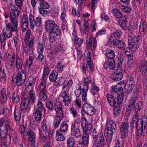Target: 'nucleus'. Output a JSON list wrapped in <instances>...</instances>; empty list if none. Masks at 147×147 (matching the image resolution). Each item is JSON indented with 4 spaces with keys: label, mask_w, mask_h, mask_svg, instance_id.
<instances>
[{
    "label": "nucleus",
    "mask_w": 147,
    "mask_h": 147,
    "mask_svg": "<svg viewBox=\"0 0 147 147\" xmlns=\"http://www.w3.org/2000/svg\"><path fill=\"white\" fill-rule=\"evenodd\" d=\"M11 11L9 13V18L14 26H13L10 24L7 25L6 29L3 30V33L0 34V41L1 47L3 48H4L6 44V40L11 37V32L14 31L16 32H17V18L20 12L13 5H11Z\"/></svg>",
    "instance_id": "nucleus-1"
},
{
    "label": "nucleus",
    "mask_w": 147,
    "mask_h": 147,
    "mask_svg": "<svg viewBox=\"0 0 147 147\" xmlns=\"http://www.w3.org/2000/svg\"><path fill=\"white\" fill-rule=\"evenodd\" d=\"M138 107L135 110V114L131 118L130 126L132 129L136 128L137 129L136 136L140 138L142 133L147 132V118L146 115H143L142 118L139 117V111L143 107V103L141 101L138 103Z\"/></svg>",
    "instance_id": "nucleus-2"
},
{
    "label": "nucleus",
    "mask_w": 147,
    "mask_h": 147,
    "mask_svg": "<svg viewBox=\"0 0 147 147\" xmlns=\"http://www.w3.org/2000/svg\"><path fill=\"white\" fill-rule=\"evenodd\" d=\"M107 132L105 134L107 141L110 142L112 140L113 133L115 131L116 125L115 123L112 120H109L106 122Z\"/></svg>",
    "instance_id": "nucleus-3"
},
{
    "label": "nucleus",
    "mask_w": 147,
    "mask_h": 147,
    "mask_svg": "<svg viewBox=\"0 0 147 147\" xmlns=\"http://www.w3.org/2000/svg\"><path fill=\"white\" fill-rule=\"evenodd\" d=\"M0 130L1 131L0 134V140L1 139H4L7 142H10V136L8 133L13 131L14 130L10 127L9 121H7L6 123L4 125V128H2V129H0Z\"/></svg>",
    "instance_id": "nucleus-4"
},
{
    "label": "nucleus",
    "mask_w": 147,
    "mask_h": 147,
    "mask_svg": "<svg viewBox=\"0 0 147 147\" xmlns=\"http://www.w3.org/2000/svg\"><path fill=\"white\" fill-rule=\"evenodd\" d=\"M129 124L126 121L123 122L119 126V132L122 138H125L128 135L129 132Z\"/></svg>",
    "instance_id": "nucleus-5"
},
{
    "label": "nucleus",
    "mask_w": 147,
    "mask_h": 147,
    "mask_svg": "<svg viewBox=\"0 0 147 147\" xmlns=\"http://www.w3.org/2000/svg\"><path fill=\"white\" fill-rule=\"evenodd\" d=\"M87 48L92 50H94L96 47L97 41L95 38L90 36L87 38L86 40Z\"/></svg>",
    "instance_id": "nucleus-6"
},
{
    "label": "nucleus",
    "mask_w": 147,
    "mask_h": 147,
    "mask_svg": "<svg viewBox=\"0 0 147 147\" xmlns=\"http://www.w3.org/2000/svg\"><path fill=\"white\" fill-rule=\"evenodd\" d=\"M91 56L89 54L87 56L86 64L83 66L82 71L84 73H85L86 71L89 73H90L94 71V67L93 65L91 63Z\"/></svg>",
    "instance_id": "nucleus-7"
},
{
    "label": "nucleus",
    "mask_w": 147,
    "mask_h": 147,
    "mask_svg": "<svg viewBox=\"0 0 147 147\" xmlns=\"http://www.w3.org/2000/svg\"><path fill=\"white\" fill-rule=\"evenodd\" d=\"M109 40L110 41L111 45L116 46L121 50H123L126 47L125 42L121 40L113 39V38H111L110 37H109Z\"/></svg>",
    "instance_id": "nucleus-8"
},
{
    "label": "nucleus",
    "mask_w": 147,
    "mask_h": 147,
    "mask_svg": "<svg viewBox=\"0 0 147 147\" xmlns=\"http://www.w3.org/2000/svg\"><path fill=\"white\" fill-rule=\"evenodd\" d=\"M45 27L47 29L51 30L50 31L61 30L60 28L55 24V22L51 20H48L45 23Z\"/></svg>",
    "instance_id": "nucleus-9"
},
{
    "label": "nucleus",
    "mask_w": 147,
    "mask_h": 147,
    "mask_svg": "<svg viewBox=\"0 0 147 147\" xmlns=\"http://www.w3.org/2000/svg\"><path fill=\"white\" fill-rule=\"evenodd\" d=\"M82 110L87 115H93L95 113V110L90 104L85 103L82 107Z\"/></svg>",
    "instance_id": "nucleus-10"
},
{
    "label": "nucleus",
    "mask_w": 147,
    "mask_h": 147,
    "mask_svg": "<svg viewBox=\"0 0 147 147\" xmlns=\"http://www.w3.org/2000/svg\"><path fill=\"white\" fill-rule=\"evenodd\" d=\"M61 33V30L50 31L48 38L50 42L53 43L56 41L58 37L60 36Z\"/></svg>",
    "instance_id": "nucleus-11"
},
{
    "label": "nucleus",
    "mask_w": 147,
    "mask_h": 147,
    "mask_svg": "<svg viewBox=\"0 0 147 147\" xmlns=\"http://www.w3.org/2000/svg\"><path fill=\"white\" fill-rule=\"evenodd\" d=\"M24 74H18L14 78V76H13V80H15L17 85L18 86H21L24 83L26 79V77L24 76Z\"/></svg>",
    "instance_id": "nucleus-12"
},
{
    "label": "nucleus",
    "mask_w": 147,
    "mask_h": 147,
    "mask_svg": "<svg viewBox=\"0 0 147 147\" xmlns=\"http://www.w3.org/2000/svg\"><path fill=\"white\" fill-rule=\"evenodd\" d=\"M71 134L72 136H74L76 138H79L81 136L80 129L79 127L76 126L75 124H73L71 125Z\"/></svg>",
    "instance_id": "nucleus-13"
},
{
    "label": "nucleus",
    "mask_w": 147,
    "mask_h": 147,
    "mask_svg": "<svg viewBox=\"0 0 147 147\" xmlns=\"http://www.w3.org/2000/svg\"><path fill=\"white\" fill-rule=\"evenodd\" d=\"M94 141L96 142V147H103L105 144V138L102 133L99 134Z\"/></svg>",
    "instance_id": "nucleus-14"
},
{
    "label": "nucleus",
    "mask_w": 147,
    "mask_h": 147,
    "mask_svg": "<svg viewBox=\"0 0 147 147\" xmlns=\"http://www.w3.org/2000/svg\"><path fill=\"white\" fill-rule=\"evenodd\" d=\"M103 66L105 69L109 68L112 70L115 69V65L114 60V59H107V60H106Z\"/></svg>",
    "instance_id": "nucleus-15"
},
{
    "label": "nucleus",
    "mask_w": 147,
    "mask_h": 147,
    "mask_svg": "<svg viewBox=\"0 0 147 147\" xmlns=\"http://www.w3.org/2000/svg\"><path fill=\"white\" fill-rule=\"evenodd\" d=\"M30 104V100L29 99H23L20 105V109L22 111L23 113L26 112L29 109Z\"/></svg>",
    "instance_id": "nucleus-16"
},
{
    "label": "nucleus",
    "mask_w": 147,
    "mask_h": 147,
    "mask_svg": "<svg viewBox=\"0 0 147 147\" xmlns=\"http://www.w3.org/2000/svg\"><path fill=\"white\" fill-rule=\"evenodd\" d=\"M120 84L122 85L123 90H124L125 93L128 94H129L132 92L134 87L133 86L125 83L123 81L120 82Z\"/></svg>",
    "instance_id": "nucleus-17"
},
{
    "label": "nucleus",
    "mask_w": 147,
    "mask_h": 147,
    "mask_svg": "<svg viewBox=\"0 0 147 147\" xmlns=\"http://www.w3.org/2000/svg\"><path fill=\"white\" fill-rule=\"evenodd\" d=\"M62 103L58 102L56 103L54 105V108L56 112V114L60 116L61 118L63 117V113L62 107Z\"/></svg>",
    "instance_id": "nucleus-18"
},
{
    "label": "nucleus",
    "mask_w": 147,
    "mask_h": 147,
    "mask_svg": "<svg viewBox=\"0 0 147 147\" xmlns=\"http://www.w3.org/2000/svg\"><path fill=\"white\" fill-rule=\"evenodd\" d=\"M121 69H116V71L111 76V78L115 81H119L123 77L122 73L121 72Z\"/></svg>",
    "instance_id": "nucleus-19"
},
{
    "label": "nucleus",
    "mask_w": 147,
    "mask_h": 147,
    "mask_svg": "<svg viewBox=\"0 0 147 147\" xmlns=\"http://www.w3.org/2000/svg\"><path fill=\"white\" fill-rule=\"evenodd\" d=\"M59 97H62L63 99L62 102H64L65 105L69 106L71 105V100L69 96L67 95L66 91H63L61 93V95Z\"/></svg>",
    "instance_id": "nucleus-20"
},
{
    "label": "nucleus",
    "mask_w": 147,
    "mask_h": 147,
    "mask_svg": "<svg viewBox=\"0 0 147 147\" xmlns=\"http://www.w3.org/2000/svg\"><path fill=\"white\" fill-rule=\"evenodd\" d=\"M0 98L1 105H4L7 101V96L6 89L3 88L0 91Z\"/></svg>",
    "instance_id": "nucleus-21"
},
{
    "label": "nucleus",
    "mask_w": 147,
    "mask_h": 147,
    "mask_svg": "<svg viewBox=\"0 0 147 147\" xmlns=\"http://www.w3.org/2000/svg\"><path fill=\"white\" fill-rule=\"evenodd\" d=\"M51 136L52 135V132L51 131L49 132H46L45 131H40L39 132V139L40 141L44 142L48 139V137H50V135Z\"/></svg>",
    "instance_id": "nucleus-22"
},
{
    "label": "nucleus",
    "mask_w": 147,
    "mask_h": 147,
    "mask_svg": "<svg viewBox=\"0 0 147 147\" xmlns=\"http://www.w3.org/2000/svg\"><path fill=\"white\" fill-rule=\"evenodd\" d=\"M106 97L109 104L112 106H114L116 104V97L110 94H107Z\"/></svg>",
    "instance_id": "nucleus-23"
},
{
    "label": "nucleus",
    "mask_w": 147,
    "mask_h": 147,
    "mask_svg": "<svg viewBox=\"0 0 147 147\" xmlns=\"http://www.w3.org/2000/svg\"><path fill=\"white\" fill-rule=\"evenodd\" d=\"M136 99L134 98H131L129 100L128 105L127 108L128 111H131L134 109L136 107Z\"/></svg>",
    "instance_id": "nucleus-24"
},
{
    "label": "nucleus",
    "mask_w": 147,
    "mask_h": 147,
    "mask_svg": "<svg viewBox=\"0 0 147 147\" xmlns=\"http://www.w3.org/2000/svg\"><path fill=\"white\" fill-rule=\"evenodd\" d=\"M68 125L65 121L62 122L60 124L59 129L57 130L63 133L67 132L68 129Z\"/></svg>",
    "instance_id": "nucleus-25"
},
{
    "label": "nucleus",
    "mask_w": 147,
    "mask_h": 147,
    "mask_svg": "<svg viewBox=\"0 0 147 147\" xmlns=\"http://www.w3.org/2000/svg\"><path fill=\"white\" fill-rule=\"evenodd\" d=\"M81 123L83 130H87L88 129V121L86 118L84 117H82L81 120Z\"/></svg>",
    "instance_id": "nucleus-26"
},
{
    "label": "nucleus",
    "mask_w": 147,
    "mask_h": 147,
    "mask_svg": "<svg viewBox=\"0 0 147 147\" xmlns=\"http://www.w3.org/2000/svg\"><path fill=\"white\" fill-rule=\"evenodd\" d=\"M127 20L126 18L124 16L118 20L120 27L123 29H125L126 27Z\"/></svg>",
    "instance_id": "nucleus-27"
},
{
    "label": "nucleus",
    "mask_w": 147,
    "mask_h": 147,
    "mask_svg": "<svg viewBox=\"0 0 147 147\" xmlns=\"http://www.w3.org/2000/svg\"><path fill=\"white\" fill-rule=\"evenodd\" d=\"M112 90L115 93L118 92L117 93V95H118V94L119 92L123 93L122 85L120 84V82L119 83V84L117 85L112 86Z\"/></svg>",
    "instance_id": "nucleus-28"
},
{
    "label": "nucleus",
    "mask_w": 147,
    "mask_h": 147,
    "mask_svg": "<svg viewBox=\"0 0 147 147\" xmlns=\"http://www.w3.org/2000/svg\"><path fill=\"white\" fill-rule=\"evenodd\" d=\"M124 98V95L123 93L119 92L117 95V98H116L117 104L116 105L117 106H122L123 101Z\"/></svg>",
    "instance_id": "nucleus-29"
},
{
    "label": "nucleus",
    "mask_w": 147,
    "mask_h": 147,
    "mask_svg": "<svg viewBox=\"0 0 147 147\" xmlns=\"http://www.w3.org/2000/svg\"><path fill=\"white\" fill-rule=\"evenodd\" d=\"M30 131V129H28V128L24 125H21L20 126V131L21 134L24 137L28 135V133Z\"/></svg>",
    "instance_id": "nucleus-30"
},
{
    "label": "nucleus",
    "mask_w": 147,
    "mask_h": 147,
    "mask_svg": "<svg viewBox=\"0 0 147 147\" xmlns=\"http://www.w3.org/2000/svg\"><path fill=\"white\" fill-rule=\"evenodd\" d=\"M83 134L82 136L83 143L85 145H87L88 144L89 140V135H88V130H83Z\"/></svg>",
    "instance_id": "nucleus-31"
},
{
    "label": "nucleus",
    "mask_w": 147,
    "mask_h": 147,
    "mask_svg": "<svg viewBox=\"0 0 147 147\" xmlns=\"http://www.w3.org/2000/svg\"><path fill=\"white\" fill-rule=\"evenodd\" d=\"M42 111L39 110H35L34 111L33 115L34 119L36 121H40L41 120L42 115Z\"/></svg>",
    "instance_id": "nucleus-32"
},
{
    "label": "nucleus",
    "mask_w": 147,
    "mask_h": 147,
    "mask_svg": "<svg viewBox=\"0 0 147 147\" xmlns=\"http://www.w3.org/2000/svg\"><path fill=\"white\" fill-rule=\"evenodd\" d=\"M60 116L59 115H56L54 117L53 124L55 129H57L59 126L61 121Z\"/></svg>",
    "instance_id": "nucleus-33"
},
{
    "label": "nucleus",
    "mask_w": 147,
    "mask_h": 147,
    "mask_svg": "<svg viewBox=\"0 0 147 147\" xmlns=\"http://www.w3.org/2000/svg\"><path fill=\"white\" fill-rule=\"evenodd\" d=\"M26 136L28 138L30 137V141L31 142V144L32 145L34 144L35 141V139L36 138V135L33 131L30 130L29 132L28 133V135Z\"/></svg>",
    "instance_id": "nucleus-34"
},
{
    "label": "nucleus",
    "mask_w": 147,
    "mask_h": 147,
    "mask_svg": "<svg viewBox=\"0 0 147 147\" xmlns=\"http://www.w3.org/2000/svg\"><path fill=\"white\" fill-rule=\"evenodd\" d=\"M28 98L31 103H33L35 102L36 99V96L35 94V92L33 90L31 89L29 92Z\"/></svg>",
    "instance_id": "nucleus-35"
},
{
    "label": "nucleus",
    "mask_w": 147,
    "mask_h": 147,
    "mask_svg": "<svg viewBox=\"0 0 147 147\" xmlns=\"http://www.w3.org/2000/svg\"><path fill=\"white\" fill-rule=\"evenodd\" d=\"M91 89V92L93 95H98L99 89L98 87L96 84H92Z\"/></svg>",
    "instance_id": "nucleus-36"
},
{
    "label": "nucleus",
    "mask_w": 147,
    "mask_h": 147,
    "mask_svg": "<svg viewBox=\"0 0 147 147\" xmlns=\"http://www.w3.org/2000/svg\"><path fill=\"white\" fill-rule=\"evenodd\" d=\"M14 116L15 120L17 122H17L19 123L21 117V114L19 110H17L16 109H15L14 113ZM17 124L19 125V124Z\"/></svg>",
    "instance_id": "nucleus-37"
},
{
    "label": "nucleus",
    "mask_w": 147,
    "mask_h": 147,
    "mask_svg": "<svg viewBox=\"0 0 147 147\" xmlns=\"http://www.w3.org/2000/svg\"><path fill=\"white\" fill-rule=\"evenodd\" d=\"M84 23L83 25V29L82 31L83 34H88L89 31V24L88 23V22L84 20Z\"/></svg>",
    "instance_id": "nucleus-38"
},
{
    "label": "nucleus",
    "mask_w": 147,
    "mask_h": 147,
    "mask_svg": "<svg viewBox=\"0 0 147 147\" xmlns=\"http://www.w3.org/2000/svg\"><path fill=\"white\" fill-rule=\"evenodd\" d=\"M66 143L67 147H73L75 144V140L73 137L70 136L68 138Z\"/></svg>",
    "instance_id": "nucleus-39"
},
{
    "label": "nucleus",
    "mask_w": 147,
    "mask_h": 147,
    "mask_svg": "<svg viewBox=\"0 0 147 147\" xmlns=\"http://www.w3.org/2000/svg\"><path fill=\"white\" fill-rule=\"evenodd\" d=\"M63 133L58 130H57L56 132V139L57 141H63L65 140V138L61 134Z\"/></svg>",
    "instance_id": "nucleus-40"
},
{
    "label": "nucleus",
    "mask_w": 147,
    "mask_h": 147,
    "mask_svg": "<svg viewBox=\"0 0 147 147\" xmlns=\"http://www.w3.org/2000/svg\"><path fill=\"white\" fill-rule=\"evenodd\" d=\"M74 39V44L75 46L76 47H80L83 42V39L81 38H78L76 36H75Z\"/></svg>",
    "instance_id": "nucleus-41"
},
{
    "label": "nucleus",
    "mask_w": 147,
    "mask_h": 147,
    "mask_svg": "<svg viewBox=\"0 0 147 147\" xmlns=\"http://www.w3.org/2000/svg\"><path fill=\"white\" fill-rule=\"evenodd\" d=\"M128 46L130 49L132 48L136 45L134 38L131 36L128 38Z\"/></svg>",
    "instance_id": "nucleus-42"
},
{
    "label": "nucleus",
    "mask_w": 147,
    "mask_h": 147,
    "mask_svg": "<svg viewBox=\"0 0 147 147\" xmlns=\"http://www.w3.org/2000/svg\"><path fill=\"white\" fill-rule=\"evenodd\" d=\"M53 101L50 99H47L46 102V104L47 107L50 110L52 111L54 109V106L53 105Z\"/></svg>",
    "instance_id": "nucleus-43"
},
{
    "label": "nucleus",
    "mask_w": 147,
    "mask_h": 147,
    "mask_svg": "<svg viewBox=\"0 0 147 147\" xmlns=\"http://www.w3.org/2000/svg\"><path fill=\"white\" fill-rule=\"evenodd\" d=\"M121 108L122 106L120 105L119 106L116 105L114 107L113 112L115 116L117 117L119 115Z\"/></svg>",
    "instance_id": "nucleus-44"
},
{
    "label": "nucleus",
    "mask_w": 147,
    "mask_h": 147,
    "mask_svg": "<svg viewBox=\"0 0 147 147\" xmlns=\"http://www.w3.org/2000/svg\"><path fill=\"white\" fill-rule=\"evenodd\" d=\"M58 75V73L57 72L53 71L49 76V80L51 82H55L56 80Z\"/></svg>",
    "instance_id": "nucleus-45"
},
{
    "label": "nucleus",
    "mask_w": 147,
    "mask_h": 147,
    "mask_svg": "<svg viewBox=\"0 0 147 147\" xmlns=\"http://www.w3.org/2000/svg\"><path fill=\"white\" fill-rule=\"evenodd\" d=\"M34 38V37L32 36L30 40V39L24 40V42L26 45H27L29 48H32L33 46Z\"/></svg>",
    "instance_id": "nucleus-46"
},
{
    "label": "nucleus",
    "mask_w": 147,
    "mask_h": 147,
    "mask_svg": "<svg viewBox=\"0 0 147 147\" xmlns=\"http://www.w3.org/2000/svg\"><path fill=\"white\" fill-rule=\"evenodd\" d=\"M24 0H15V4L16 6H17L18 8H16H16L20 12V11L18 9H19L20 10H21L22 9V6L23 5V2L24 1ZM12 5H10V7H11V6ZM14 6V5H13ZM14 6L15 7L14 5ZM11 8V7H10Z\"/></svg>",
    "instance_id": "nucleus-47"
},
{
    "label": "nucleus",
    "mask_w": 147,
    "mask_h": 147,
    "mask_svg": "<svg viewBox=\"0 0 147 147\" xmlns=\"http://www.w3.org/2000/svg\"><path fill=\"white\" fill-rule=\"evenodd\" d=\"M147 23L146 22H143L142 25L140 26L139 29V32H142L141 34H145L147 30Z\"/></svg>",
    "instance_id": "nucleus-48"
},
{
    "label": "nucleus",
    "mask_w": 147,
    "mask_h": 147,
    "mask_svg": "<svg viewBox=\"0 0 147 147\" xmlns=\"http://www.w3.org/2000/svg\"><path fill=\"white\" fill-rule=\"evenodd\" d=\"M106 56L108 59H114L115 56L114 52L112 50H108L106 53Z\"/></svg>",
    "instance_id": "nucleus-49"
},
{
    "label": "nucleus",
    "mask_w": 147,
    "mask_h": 147,
    "mask_svg": "<svg viewBox=\"0 0 147 147\" xmlns=\"http://www.w3.org/2000/svg\"><path fill=\"white\" fill-rule=\"evenodd\" d=\"M66 80L63 78L61 77L58 81H55L54 82V85L57 86H60L62 85L65 84Z\"/></svg>",
    "instance_id": "nucleus-50"
},
{
    "label": "nucleus",
    "mask_w": 147,
    "mask_h": 147,
    "mask_svg": "<svg viewBox=\"0 0 147 147\" xmlns=\"http://www.w3.org/2000/svg\"><path fill=\"white\" fill-rule=\"evenodd\" d=\"M15 59V55H13L11 56V57L9 58V61L7 63L8 67L9 68H11L13 66L14 61Z\"/></svg>",
    "instance_id": "nucleus-51"
},
{
    "label": "nucleus",
    "mask_w": 147,
    "mask_h": 147,
    "mask_svg": "<svg viewBox=\"0 0 147 147\" xmlns=\"http://www.w3.org/2000/svg\"><path fill=\"white\" fill-rule=\"evenodd\" d=\"M49 73V68L47 66L44 67L42 74L43 79H47Z\"/></svg>",
    "instance_id": "nucleus-52"
},
{
    "label": "nucleus",
    "mask_w": 147,
    "mask_h": 147,
    "mask_svg": "<svg viewBox=\"0 0 147 147\" xmlns=\"http://www.w3.org/2000/svg\"><path fill=\"white\" fill-rule=\"evenodd\" d=\"M39 98L43 101H45L47 98V96L46 94V91H40Z\"/></svg>",
    "instance_id": "nucleus-53"
},
{
    "label": "nucleus",
    "mask_w": 147,
    "mask_h": 147,
    "mask_svg": "<svg viewBox=\"0 0 147 147\" xmlns=\"http://www.w3.org/2000/svg\"><path fill=\"white\" fill-rule=\"evenodd\" d=\"M121 33L120 31L119 30H117L114 32L113 35L111 36L110 37L112 38H118L121 36Z\"/></svg>",
    "instance_id": "nucleus-54"
},
{
    "label": "nucleus",
    "mask_w": 147,
    "mask_h": 147,
    "mask_svg": "<svg viewBox=\"0 0 147 147\" xmlns=\"http://www.w3.org/2000/svg\"><path fill=\"white\" fill-rule=\"evenodd\" d=\"M147 66V61L145 60L142 61L137 65V67L139 70Z\"/></svg>",
    "instance_id": "nucleus-55"
},
{
    "label": "nucleus",
    "mask_w": 147,
    "mask_h": 147,
    "mask_svg": "<svg viewBox=\"0 0 147 147\" xmlns=\"http://www.w3.org/2000/svg\"><path fill=\"white\" fill-rule=\"evenodd\" d=\"M127 84L131 85L134 86L135 84V81L134 78L131 76H128L127 79L126 83Z\"/></svg>",
    "instance_id": "nucleus-56"
},
{
    "label": "nucleus",
    "mask_w": 147,
    "mask_h": 147,
    "mask_svg": "<svg viewBox=\"0 0 147 147\" xmlns=\"http://www.w3.org/2000/svg\"><path fill=\"white\" fill-rule=\"evenodd\" d=\"M40 8L44 9H47L49 7V5H48V3H46L44 1H40Z\"/></svg>",
    "instance_id": "nucleus-57"
},
{
    "label": "nucleus",
    "mask_w": 147,
    "mask_h": 147,
    "mask_svg": "<svg viewBox=\"0 0 147 147\" xmlns=\"http://www.w3.org/2000/svg\"><path fill=\"white\" fill-rule=\"evenodd\" d=\"M114 13V16L115 17L117 18H120V19L122 18V14L121 12L119 10L116 9L114 10L113 12Z\"/></svg>",
    "instance_id": "nucleus-58"
},
{
    "label": "nucleus",
    "mask_w": 147,
    "mask_h": 147,
    "mask_svg": "<svg viewBox=\"0 0 147 147\" xmlns=\"http://www.w3.org/2000/svg\"><path fill=\"white\" fill-rule=\"evenodd\" d=\"M120 9L122 10L124 12L126 13L129 12L131 11V8L129 6H125L123 5H121L120 7Z\"/></svg>",
    "instance_id": "nucleus-59"
},
{
    "label": "nucleus",
    "mask_w": 147,
    "mask_h": 147,
    "mask_svg": "<svg viewBox=\"0 0 147 147\" xmlns=\"http://www.w3.org/2000/svg\"><path fill=\"white\" fill-rule=\"evenodd\" d=\"M20 100L18 94L17 92L16 93H13V101L14 103H18Z\"/></svg>",
    "instance_id": "nucleus-60"
},
{
    "label": "nucleus",
    "mask_w": 147,
    "mask_h": 147,
    "mask_svg": "<svg viewBox=\"0 0 147 147\" xmlns=\"http://www.w3.org/2000/svg\"><path fill=\"white\" fill-rule=\"evenodd\" d=\"M38 10L40 13L45 17L47 16L49 13L47 10L40 7L38 8Z\"/></svg>",
    "instance_id": "nucleus-61"
},
{
    "label": "nucleus",
    "mask_w": 147,
    "mask_h": 147,
    "mask_svg": "<svg viewBox=\"0 0 147 147\" xmlns=\"http://www.w3.org/2000/svg\"><path fill=\"white\" fill-rule=\"evenodd\" d=\"M21 61L22 60L20 59V57L17 56L16 59V67L18 69L20 68V65L22 63Z\"/></svg>",
    "instance_id": "nucleus-62"
},
{
    "label": "nucleus",
    "mask_w": 147,
    "mask_h": 147,
    "mask_svg": "<svg viewBox=\"0 0 147 147\" xmlns=\"http://www.w3.org/2000/svg\"><path fill=\"white\" fill-rule=\"evenodd\" d=\"M37 106L38 107L36 109V110H38L39 111H42L43 109H45V107L43 105L41 101H39V100L38 101Z\"/></svg>",
    "instance_id": "nucleus-63"
},
{
    "label": "nucleus",
    "mask_w": 147,
    "mask_h": 147,
    "mask_svg": "<svg viewBox=\"0 0 147 147\" xmlns=\"http://www.w3.org/2000/svg\"><path fill=\"white\" fill-rule=\"evenodd\" d=\"M35 25L37 26H41L42 25L41 18L39 17H36L35 20Z\"/></svg>",
    "instance_id": "nucleus-64"
}]
</instances>
